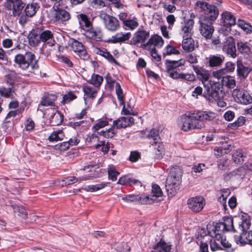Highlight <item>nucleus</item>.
<instances>
[{"mask_svg": "<svg viewBox=\"0 0 252 252\" xmlns=\"http://www.w3.org/2000/svg\"><path fill=\"white\" fill-rule=\"evenodd\" d=\"M14 62L23 70L29 69V72L32 73L36 78L41 77L45 75L42 74L34 54L31 52H27L24 55L21 54L16 55Z\"/></svg>", "mask_w": 252, "mask_h": 252, "instance_id": "nucleus-1", "label": "nucleus"}, {"mask_svg": "<svg viewBox=\"0 0 252 252\" xmlns=\"http://www.w3.org/2000/svg\"><path fill=\"white\" fill-rule=\"evenodd\" d=\"M185 60L182 59L178 61L166 60L165 61L166 71L169 76L174 79H181L192 82L195 80V76L193 74L180 73L177 69L185 64Z\"/></svg>", "mask_w": 252, "mask_h": 252, "instance_id": "nucleus-2", "label": "nucleus"}, {"mask_svg": "<svg viewBox=\"0 0 252 252\" xmlns=\"http://www.w3.org/2000/svg\"><path fill=\"white\" fill-rule=\"evenodd\" d=\"M194 8L196 11L204 13V15L200 18H205L210 21H215L219 14V9L216 5L209 4L202 0L196 1Z\"/></svg>", "mask_w": 252, "mask_h": 252, "instance_id": "nucleus-3", "label": "nucleus"}, {"mask_svg": "<svg viewBox=\"0 0 252 252\" xmlns=\"http://www.w3.org/2000/svg\"><path fill=\"white\" fill-rule=\"evenodd\" d=\"M203 96L210 101H218L222 97L221 85L219 83L204 84Z\"/></svg>", "mask_w": 252, "mask_h": 252, "instance_id": "nucleus-4", "label": "nucleus"}, {"mask_svg": "<svg viewBox=\"0 0 252 252\" xmlns=\"http://www.w3.org/2000/svg\"><path fill=\"white\" fill-rule=\"evenodd\" d=\"M63 1L61 0L58 3H54L52 11V19L54 22L65 24L71 19L70 13L62 7Z\"/></svg>", "mask_w": 252, "mask_h": 252, "instance_id": "nucleus-5", "label": "nucleus"}, {"mask_svg": "<svg viewBox=\"0 0 252 252\" xmlns=\"http://www.w3.org/2000/svg\"><path fill=\"white\" fill-rule=\"evenodd\" d=\"M181 182V174L168 175L166 181L165 188L169 197H172L176 195Z\"/></svg>", "mask_w": 252, "mask_h": 252, "instance_id": "nucleus-6", "label": "nucleus"}, {"mask_svg": "<svg viewBox=\"0 0 252 252\" xmlns=\"http://www.w3.org/2000/svg\"><path fill=\"white\" fill-rule=\"evenodd\" d=\"M25 3L22 0H6L4 3V7L8 10L12 11V15L18 17L22 16Z\"/></svg>", "mask_w": 252, "mask_h": 252, "instance_id": "nucleus-7", "label": "nucleus"}, {"mask_svg": "<svg viewBox=\"0 0 252 252\" xmlns=\"http://www.w3.org/2000/svg\"><path fill=\"white\" fill-rule=\"evenodd\" d=\"M193 116H194V113L189 116H184L182 118V130L187 131L194 128L201 129L205 126L203 122H199L196 118H193Z\"/></svg>", "mask_w": 252, "mask_h": 252, "instance_id": "nucleus-8", "label": "nucleus"}, {"mask_svg": "<svg viewBox=\"0 0 252 252\" xmlns=\"http://www.w3.org/2000/svg\"><path fill=\"white\" fill-rule=\"evenodd\" d=\"M100 17L103 20L104 27L108 31L114 32L120 28L119 21L116 17L106 13L101 14Z\"/></svg>", "mask_w": 252, "mask_h": 252, "instance_id": "nucleus-9", "label": "nucleus"}, {"mask_svg": "<svg viewBox=\"0 0 252 252\" xmlns=\"http://www.w3.org/2000/svg\"><path fill=\"white\" fill-rule=\"evenodd\" d=\"M214 21L206 20L205 18H200L199 31L201 34L206 39L211 38L214 31L213 24Z\"/></svg>", "mask_w": 252, "mask_h": 252, "instance_id": "nucleus-10", "label": "nucleus"}, {"mask_svg": "<svg viewBox=\"0 0 252 252\" xmlns=\"http://www.w3.org/2000/svg\"><path fill=\"white\" fill-rule=\"evenodd\" d=\"M38 7L36 3H28L26 5L24 9L25 14L22 13V16L18 19L19 23L22 25H25L29 21V17L33 16Z\"/></svg>", "mask_w": 252, "mask_h": 252, "instance_id": "nucleus-11", "label": "nucleus"}, {"mask_svg": "<svg viewBox=\"0 0 252 252\" xmlns=\"http://www.w3.org/2000/svg\"><path fill=\"white\" fill-rule=\"evenodd\" d=\"M189 208L194 213L201 211L205 205V199L201 196L191 197L188 200Z\"/></svg>", "mask_w": 252, "mask_h": 252, "instance_id": "nucleus-12", "label": "nucleus"}, {"mask_svg": "<svg viewBox=\"0 0 252 252\" xmlns=\"http://www.w3.org/2000/svg\"><path fill=\"white\" fill-rule=\"evenodd\" d=\"M222 50L227 56L233 59L237 57L235 40L232 36L226 38L223 43Z\"/></svg>", "mask_w": 252, "mask_h": 252, "instance_id": "nucleus-13", "label": "nucleus"}, {"mask_svg": "<svg viewBox=\"0 0 252 252\" xmlns=\"http://www.w3.org/2000/svg\"><path fill=\"white\" fill-rule=\"evenodd\" d=\"M69 45L72 50L77 53L80 58L85 60L88 58V54L83 44L74 38H70L69 40Z\"/></svg>", "mask_w": 252, "mask_h": 252, "instance_id": "nucleus-14", "label": "nucleus"}, {"mask_svg": "<svg viewBox=\"0 0 252 252\" xmlns=\"http://www.w3.org/2000/svg\"><path fill=\"white\" fill-rule=\"evenodd\" d=\"M163 40L162 37L158 35H152L148 41L142 45V47L146 50H150L156 47L160 48L163 44Z\"/></svg>", "mask_w": 252, "mask_h": 252, "instance_id": "nucleus-15", "label": "nucleus"}, {"mask_svg": "<svg viewBox=\"0 0 252 252\" xmlns=\"http://www.w3.org/2000/svg\"><path fill=\"white\" fill-rule=\"evenodd\" d=\"M236 243L241 246L247 244L252 246V231L241 232L240 235L234 236Z\"/></svg>", "mask_w": 252, "mask_h": 252, "instance_id": "nucleus-16", "label": "nucleus"}, {"mask_svg": "<svg viewBox=\"0 0 252 252\" xmlns=\"http://www.w3.org/2000/svg\"><path fill=\"white\" fill-rule=\"evenodd\" d=\"M41 42L43 43V47H51L55 45V41L53 32L49 30L40 31Z\"/></svg>", "mask_w": 252, "mask_h": 252, "instance_id": "nucleus-17", "label": "nucleus"}, {"mask_svg": "<svg viewBox=\"0 0 252 252\" xmlns=\"http://www.w3.org/2000/svg\"><path fill=\"white\" fill-rule=\"evenodd\" d=\"M150 36V32L144 30L139 29L134 34L130 42L132 45L144 43Z\"/></svg>", "mask_w": 252, "mask_h": 252, "instance_id": "nucleus-18", "label": "nucleus"}, {"mask_svg": "<svg viewBox=\"0 0 252 252\" xmlns=\"http://www.w3.org/2000/svg\"><path fill=\"white\" fill-rule=\"evenodd\" d=\"M193 118H196L199 122L204 121H211L216 118L217 114L211 111H198L194 113Z\"/></svg>", "mask_w": 252, "mask_h": 252, "instance_id": "nucleus-19", "label": "nucleus"}, {"mask_svg": "<svg viewBox=\"0 0 252 252\" xmlns=\"http://www.w3.org/2000/svg\"><path fill=\"white\" fill-rule=\"evenodd\" d=\"M85 35L89 38L94 39L96 41L102 40L103 33L99 28H94L91 27L85 31Z\"/></svg>", "mask_w": 252, "mask_h": 252, "instance_id": "nucleus-20", "label": "nucleus"}, {"mask_svg": "<svg viewBox=\"0 0 252 252\" xmlns=\"http://www.w3.org/2000/svg\"><path fill=\"white\" fill-rule=\"evenodd\" d=\"M238 229L241 232L247 231L251 225V217L246 213L241 216L240 220L237 222Z\"/></svg>", "mask_w": 252, "mask_h": 252, "instance_id": "nucleus-21", "label": "nucleus"}, {"mask_svg": "<svg viewBox=\"0 0 252 252\" xmlns=\"http://www.w3.org/2000/svg\"><path fill=\"white\" fill-rule=\"evenodd\" d=\"M194 21L192 19L188 20L182 26L181 34L183 38L191 37L193 34Z\"/></svg>", "mask_w": 252, "mask_h": 252, "instance_id": "nucleus-22", "label": "nucleus"}, {"mask_svg": "<svg viewBox=\"0 0 252 252\" xmlns=\"http://www.w3.org/2000/svg\"><path fill=\"white\" fill-rule=\"evenodd\" d=\"M239 218L235 217L234 219L231 217H224L222 222L226 232H237L238 230L234 227V223L236 224Z\"/></svg>", "mask_w": 252, "mask_h": 252, "instance_id": "nucleus-23", "label": "nucleus"}, {"mask_svg": "<svg viewBox=\"0 0 252 252\" xmlns=\"http://www.w3.org/2000/svg\"><path fill=\"white\" fill-rule=\"evenodd\" d=\"M192 68L198 79L200 80L203 84H205V82H207L210 78V74L208 70L202 67H199L197 65H192Z\"/></svg>", "mask_w": 252, "mask_h": 252, "instance_id": "nucleus-24", "label": "nucleus"}, {"mask_svg": "<svg viewBox=\"0 0 252 252\" xmlns=\"http://www.w3.org/2000/svg\"><path fill=\"white\" fill-rule=\"evenodd\" d=\"M134 123V119L131 117H122L114 121L113 125L117 128H125L129 126Z\"/></svg>", "mask_w": 252, "mask_h": 252, "instance_id": "nucleus-25", "label": "nucleus"}, {"mask_svg": "<svg viewBox=\"0 0 252 252\" xmlns=\"http://www.w3.org/2000/svg\"><path fill=\"white\" fill-rule=\"evenodd\" d=\"M208 228L210 229V230H211L213 237L218 234L223 235V233L226 232L222 222L216 223L215 224L209 223Z\"/></svg>", "mask_w": 252, "mask_h": 252, "instance_id": "nucleus-26", "label": "nucleus"}, {"mask_svg": "<svg viewBox=\"0 0 252 252\" xmlns=\"http://www.w3.org/2000/svg\"><path fill=\"white\" fill-rule=\"evenodd\" d=\"M53 112L50 116L49 121L51 126L60 125L63 119V115L59 111L56 110L55 108L53 109Z\"/></svg>", "mask_w": 252, "mask_h": 252, "instance_id": "nucleus-27", "label": "nucleus"}, {"mask_svg": "<svg viewBox=\"0 0 252 252\" xmlns=\"http://www.w3.org/2000/svg\"><path fill=\"white\" fill-rule=\"evenodd\" d=\"M208 63L210 67H219L221 65L224 61V57L222 55H210L207 59Z\"/></svg>", "mask_w": 252, "mask_h": 252, "instance_id": "nucleus-28", "label": "nucleus"}, {"mask_svg": "<svg viewBox=\"0 0 252 252\" xmlns=\"http://www.w3.org/2000/svg\"><path fill=\"white\" fill-rule=\"evenodd\" d=\"M221 16L224 25L226 27H231L236 24V18L230 12L225 11L221 14Z\"/></svg>", "mask_w": 252, "mask_h": 252, "instance_id": "nucleus-29", "label": "nucleus"}, {"mask_svg": "<svg viewBox=\"0 0 252 252\" xmlns=\"http://www.w3.org/2000/svg\"><path fill=\"white\" fill-rule=\"evenodd\" d=\"M172 245L170 243H166L162 238H161L153 247V249L159 252H172Z\"/></svg>", "mask_w": 252, "mask_h": 252, "instance_id": "nucleus-30", "label": "nucleus"}, {"mask_svg": "<svg viewBox=\"0 0 252 252\" xmlns=\"http://www.w3.org/2000/svg\"><path fill=\"white\" fill-rule=\"evenodd\" d=\"M29 39L31 45L35 46L38 45L41 42L40 30L36 29L31 31L29 35Z\"/></svg>", "mask_w": 252, "mask_h": 252, "instance_id": "nucleus-31", "label": "nucleus"}, {"mask_svg": "<svg viewBox=\"0 0 252 252\" xmlns=\"http://www.w3.org/2000/svg\"><path fill=\"white\" fill-rule=\"evenodd\" d=\"M130 32L123 33L122 32H118L115 35L112 36L111 39L109 41L113 43L118 42H124L128 40L131 37Z\"/></svg>", "mask_w": 252, "mask_h": 252, "instance_id": "nucleus-32", "label": "nucleus"}, {"mask_svg": "<svg viewBox=\"0 0 252 252\" xmlns=\"http://www.w3.org/2000/svg\"><path fill=\"white\" fill-rule=\"evenodd\" d=\"M237 48L238 52L244 56L249 55L251 53V46L247 42H238Z\"/></svg>", "mask_w": 252, "mask_h": 252, "instance_id": "nucleus-33", "label": "nucleus"}, {"mask_svg": "<svg viewBox=\"0 0 252 252\" xmlns=\"http://www.w3.org/2000/svg\"><path fill=\"white\" fill-rule=\"evenodd\" d=\"M182 47L187 52H192L194 49V41L191 37L183 38Z\"/></svg>", "mask_w": 252, "mask_h": 252, "instance_id": "nucleus-34", "label": "nucleus"}, {"mask_svg": "<svg viewBox=\"0 0 252 252\" xmlns=\"http://www.w3.org/2000/svg\"><path fill=\"white\" fill-rule=\"evenodd\" d=\"M98 176H93L91 177L89 176H85L79 177V178H76L75 176H71L67 178H65L63 181L65 182L67 185H70L73 183H76L78 181L81 182L82 181L88 180L91 179L92 178H97Z\"/></svg>", "mask_w": 252, "mask_h": 252, "instance_id": "nucleus-35", "label": "nucleus"}, {"mask_svg": "<svg viewBox=\"0 0 252 252\" xmlns=\"http://www.w3.org/2000/svg\"><path fill=\"white\" fill-rule=\"evenodd\" d=\"M117 183L122 185L128 184L129 185H141V182L139 180L129 178L126 175H125L120 178Z\"/></svg>", "mask_w": 252, "mask_h": 252, "instance_id": "nucleus-36", "label": "nucleus"}, {"mask_svg": "<svg viewBox=\"0 0 252 252\" xmlns=\"http://www.w3.org/2000/svg\"><path fill=\"white\" fill-rule=\"evenodd\" d=\"M64 137V133L62 130L53 131L48 137L50 142H57L63 140Z\"/></svg>", "mask_w": 252, "mask_h": 252, "instance_id": "nucleus-37", "label": "nucleus"}, {"mask_svg": "<svg viewBox=\"0 0 252 252\" xmlns=\"http://www.w3.org/2000/svg\"><path fill=\"white\" fill-rule=\"evenodd\" d=\"M237 25L247 34L252 32V26L250 23L243 20L239 19L237 21Z\"/></svg>", "mask_w": 252, "mask_h": 252, "instance_id": "nucleus-38", "label": "nucleus"}, {"mask_svg": "<svg viewBox=\"0 0 252 252\" xmlns=\"http://www.w3.org/2000/svg\"><path fill=\"white\" fill-rule=\"evenodd\" d=\"M57 96L55 94H48L47 96L42 98L40 104L45 106L52 105L54 102L57 99Z\"/></svg>", "mask_w": 252, "mask_h": 252, "instance_id": "nucleus-39", "label": "nucleus"}, {"mask_svg": "<svg viewBox=\"0 0 252 252\" xmlns=\"http://www.w3.org/2000/svg\"><path fill=\"white\" fill-rule=\"evenodd\" d=\"M83 91L84 93V99L89 98H94L95 97L97 91L95 90H93L92 88L90 86H84Z\"/></svg>", "mask_w": 252, "mask_h": 252, "instance_id": "nucleus-40", "label": "nucleus"}, {"mask_svg": "<svg viewBox=\"0 0 252 252\" xmlns=\"http://www.w3.org/2000/svg\"><path fill=\"white\" fill-rule=\"evenodd\" d=\"M237 71L238 75L243 78L246 77L249 73V68L243 65L240 61H237Z\"/></svg>", "mask_w": 252, "mask_h": 252, "instance_id": "nucleus-41", "label": "nucleus"}, {"mask_svg": "<svg viewBox=\"0 0 252 252\" xmlns=\"http://www.w3.org/2000/svg\"><path fill=\"white\" fill-rule=\"evenodd\" d=\"M245 156L243 154L241 149L236 150L232 155V159L233 161L236 164H241L244 161V158Z\"/></svg>", "mask_w": 252, "mask_h": 252, "instance_id": "nucleus-42", "label": "nucleus"}, {"mask_svg": "<svg viewBox=\"0 0 252 252\" xmlns=\"http://www.w3.org/2000/svg\"><path fill=\"white\" fill-rule=\"evenodd\" d=\"M107 184L108 183L106 182H102L100 184L94 185H89L86 187L84 188V190H86V191H96L104 188L106 186H107Z\"/></svg>", "mask_w": 252, "mask_h": 252, "instance_id": "nucleus-43", "label": "nucleus"}, {"mask_svg": "<svg viewBox=\"0 0 252 252\" xmlns=\"http://www.w3.org/2000/svg\"><path fill=\"white\" fill-rule=\"evenodd\" d=\"M123 25L125 30H133L138 26V23L136 18H133L124 21Z\"/></svg>", "mask_w": 252, "mask_h": 252, "instance_id": "nucleus-44", "label": "nucleus"}, {"mask_svg": "<svg viewBox=\"0 0 252 252\" xmlns=\"http://www.w3.org/2000/svg\"><path fill=\"white\" fill-rule=\"evenodd\" d=\"M223 85L227 86L229 88H234L236 85L235 80L234 77L230 76H225L222 79Z\"/></svg>", "mask_w": 252, "mask_h": 252, "instance_id": "nucleus-45", "label": "nucleus"}, {"mask_svg": "<svg viewBox=\"0 0 252 252\" xmlns=\"http://www.w3.org/2000/svg\"><path fill=\"white\" fill-rule=\"evenodd\" d=\"M115 90L120 105H123L124 103V95L121 86L118 82L116 83Z\"/></svg>", "mask_w": 252, "mask_h": 252, "instance_id": "nucleus-46", "label": "nucleus"}, {"mask_svg": "<svg viewBox=\"0 0 252 252\" xmlns=\"http://www.w3.org/2000/svg\"><path fill=\"white\" fill-rule=\"evenodd\" d=\"M103 80V77L98 74H93L89 83L96 87L100 86Z\"/></svg>", "mask_w": 252, "mask_h": 252, "instance_id": "nucleus-47", "label": "nucleus"}, {"mask_svg": "<svg viewBox=\"0 0 252 252\" xmlns=\"http://www.w3.org/2000/svg\"><path fill=\"white\" fill-rule=\"evenodd\" d=\"M77 16L80 25L84 24L85 27L88 29L92 27V23L86 14H80Z\"/></svg>", "mask_w": 252, "mask_h": 252, "instance_id": "nucleus-48", "label": "nucleus"}, {"mask_svg": "<svg viewBox=\"0 0 252 252\" xmlns=\"http://www.w3.org/2000/svg\"><path fill=\"white\" fill-rule=\"evenodd\" d=\"M158 134V130L156 129L153 128L150 130L148 135V137L152 138L153 142H151V143H152V145L154 143L155 146H156L157 144L158 143L160 139Z\"/></svg>", "mask_w": 252, "mask_h": 252, "instance_id": "nucleus-49", "label": "nucleus"}, {"mask_svg": "<svg viewBox=\"0 0 252 252\" xmlns=\"http://www.w3.org/2000/svg\"><path fill=\"white\" fill-rule=\"evenodd\" d=\"M97 53H98L100 55L102 56V57H104L109 62L111 63H115L117 64H118V62L109 52L106 51L99 50V51L97 52Z\"/></svg>", "mask_w": 252, "mask_h": 252, "instance_id": "nucleus-50", "label": "nucleus"}, {"mask_svg": "<svg viewBox=\"0 0 252 252\" xmlns=\"http://www.w3.org/2000/svg\"><path fill=\"white\" fill-rule=\"evenodd\" d=\"M246 121L245 117L240 116L234 123L229 124L228 126L232 129H236L243 126Z\"/></svg>", "mask_w": 252, "mask_h": 252, "instance_id": "nucleus-51", "label": "nucleus"}, {"mask_svg": "<svg viewBox=\"0 0 252 252\" xmlns=\"http://www.w3.org/2000/svg\"><path fill=\"white\" fill-rule=\"evenodd\" d=\"M76 95L73 92H69L63 96L62 103L63 104L69 103L70 101L76 99Z\"/></svg>", "mask_w": 252, "mask_h": 252, "instance_id": "nucleus-52", "label": "nucleus"}, {"mask_svg": "<svg viewBox=\"0 0 252 252\" xmlns=\"http://www.w3.org/2000/svg\"><path fill=\"white\" fill-rule=\"evenodd\" d=\"M208 235L213 237L211 230H210V229L208 228L207 225L206 228H201L198 230L197 239H199V238H203L205 236H206Z\"/></svg>", "mask_w": 252, "mask_h": 252, "instance_id": "nucleus-53", "label": "nucleus"}, {"mask_svg": "<svg viewBox=\"0 0 252 252\" xmlns=\"http://www.w3.org/2000/svg\"><path fill=\"white\" fill-rule=\"evenodd\" d=\"M244 92L245 91L238 89H235L233 91L232 96L236 102L238 103L239 101L244 102L243 99L240 97Z\"/></svg>", "mask_w": 252, "mask_h": 252, "instance_id": "nucleus-54", "label": "nucleus"}, {"mask_svg": "<svg viewBox=\"0 0 252 252\" xmlns=\"http://www.w3.org/2000/svg\"><path fill=\"white\" fill-rule=\"evenodd\" d=\"M14 212L18 213V215L23 219H26L28 217V213L26 209L22 206H16L14 208Z\"/></svg>", "mask_w": 252, "mask_h": 252, "instance_id": "nucleus-55", "label": "nucleus"}, {"mask_svg": "<svg viewBox=\"0 0 252 252\" xmlns=\"http://www.w3.org/2000/svg\"><path fill=\"white\" fill-rule=\"evenodd\" d=\"M138 202L137 203H141L143 204H147L151 203L152 201V199L150 197L149 195H138Z\"/></svg>", "mask_w": 252, "mask_h": 252, "instance_id": "nucleus-56", "label": "nucleus"}, {"mask_svg": "<svg viewBox=\"0 0 252 252\" xmlns=\"http://www.w3.org/2000/svg\"><path fill=\"white\" fill-rule=\"evenodd\" d=\"M242 95V96H241L240 98H242V99H243L244 102L239 101L238 103L245 105L252 103V97L248 92L245 91Z\"/></svg>", "mask_w": 252, "mask_h": 252, "instance_id": "nucleus-57", "label": "nucleus"}, {"mask_svg": "<svg viewBox=\"0 0 252 252\" xmlns=\"http://www.w3.org/2000/svg\"><path fill=\"white\" fill-rule=\"evenodd\" d=\"M213 239H211L210 242V249L212 251H216L218 250H221V246L219 245L218 242L216 240L215 237Z\"/></svg>", "mask_w": 252, "mask_h": 252, "instance_id": "nucleus-58", "label": "nucleus"}, {"mask_svg": "<svg viewBox=\"0 0 252 252\" xmlns=\"http://www.w3.org/2000/svg\"><path fill=\"white\" fill-rule=\"evenodd\" d=\"M152 192L154 196L158 197L162 195V191L159 186L157 184H153Z\"/></svg>", "mask_w": 252, "mask_h": 252, "instance_id": "nucleus-59", "label": "nucleus"}, {"mask_svg": "<svg viewBox=\"0 0 252 252\" xmlns=\"http://www.w3.org/2000/svg\"><path fill=\"white\" fill-rule=\"evenodd\" d=\"M102 147V151L104 153H107L110 148V144L109 142L104 141H100L99 143L96 145V149Z\"/></svg>", "mask_w": 252, "mask_h": 252, "instance_id": "nucleus-60", "label": "nucleus"}, {"mask_svg": "<svg viewBox=\"0 0 252 252\" xmlns=\"http://www.w3.org/2000/svg\"><path fill=\"white\" fill-rule=\"evenodd\" d=\"M115 133L116 131L112 128H110L106 131L102 130L99 132L100 135H101L107 138L112 137Z\"/></svg>", "mask_w": 252, "mask_h": 252, "instance_id": "nucleus-61", "label": "nucleus"}, {"mask_svg": "<svg viewBox=\"0 0 252 252\" xmlns=\"http://www.w3.org/2000/svg\"><path fill=\"white\" fill-rule=\"evenodd\" d=\"M238 172H252V160H250L246 163L243 166H242L238 169Z\"/></svg>", "mask_w": 252, "mask_h": 252, "instance_id": "nucleus-62", "label": "nucleus"}, {"mask_svg": "<svg viewBox=\"0 0 252 252\" xmlns=\"http://www.w3.org/2000/svg\"><path fill=\"white\" fill-rule=\"evenodd\" d=\"M108 125V122L105 120H100L98 121L95 125L93 127V129L95 131L99 129L100 128H103Z\"/></svg>", "mask_w": 252, "mask_h": 252, "instance_id": "nucleus-63", "label": "nucleus"}, {"mask_svg": "<svg viewBox=\"0 0 252 252\" xmlns=\"http://www.w3.org/2000/svg\"><path fill=\"white\" fill-rule=\"evenodd\" d=\"M186 60L190 63L194 64L198 63L197 56L195 53H190L187 55Z\"/></svg>", "mask_w": 252, "mask_h": 252, "instance_id": "nucleus-64", "label": "nucleus"}]
</instances>
